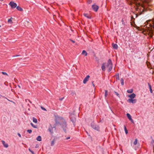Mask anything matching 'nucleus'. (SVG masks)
Masks as SVG:
<instances>
[{
	"instance_id": "1",
	"label": "nucleus",
	"mask_w": 154,
	"mask_h": 154,
	"mask_svg": "<svg viewBox=\"0 0 154 154\" xmlns=\"http://www.w3.org/2000/svg\"><path fill=\"white\" fill-rule=\"evenodd\" d=\"M55 122L56 124H60L61 127L65 133L68 131V128L66 120L63 117L58 116H55Z\"/></svg>"
},
{
	"instance_id": "2",
	"label": "nucleus",
	"mask_w": 154,
	"mask_h": 154,
	"mask_svg": "<svg viewBox=\"0 0 154 154\" xmlns=\"http://www.w3.org/2000/svg\"><path fill=\"white\" fill-rule=\"evenodd\" d=\"M91 127L97 131H99L100 127L99 126L96 124L94 122H92L91 123Z\"/></svg>"
},
{
	"instance_id": "3",
	"label": "nucleus",
	"mask_w": 154,
	"mask_h": 154,
	"mask_svg": "<svg viewBox=\"0 0 154 154\" xmlns=\"http://www.w3.org/2000/svg\"><path fill=\"white\" fill-rule=\"evenodd\" d=\"M107 67L108 68V72L110 71L112 68V64L111 60L109 59L108 60L107 63Z\"/></svg>"
},
{
	"instance_id": "4",
	"label": "nucleus",
	"mask_w": 154,
	"mask_h": 154,
	"mask_svg": "<svg viewBox=\"0 0 154 154\" xmlns=\"http://www.w3.org/2000/svg\"><path fill=\"white\" fill-rule=\"evenodd\" d=\"M75 116V115L74 114L71 115L69 116V118L70 119L71 121L72 122L74 126L75 125V123L76 121V119Z\"/></svg>"
},
{
	"instance_id": "5",
	"label": "nucleus",
	"mask_w": 154,
	"mask_h": 154,
	"mask_svg": "<svg viewBox=\"0 0 154 154\" xmlns=\"http://www.w3.org/2000/svg\"><path fill=\"white\" fill-rule=\"evenodd\" d=\"M9 5L11 6V8H14L17 6V4L13 1L9 3Z\"/></svg>"
},
{
	"instance_id": "6",
	"label": "nucleus",
	"mask_w": 154,
	"mask_h": 154,
	"mask_svg": "<svg viewBox=\"0 0 154 154\" xmlns=\"http://www.w3.org/2000/svg\"><path fill=\"white\" fill-rule=\"evenodd\" d=\"M92 7L93 9L95 11H97L99 8L98 6L96 5H93Z\"/></svg>"
},
{
	"instance_id": "7",
	"label": "nucleus",
	"mask_w": 154,
	"mask_h": 154,
	"mask_svg": "<svg viewBox=\"0 0 154 154\" xmlns=\"http://www.w3.org/2000/svg\"><path fill=\"white\" fill-rule=\"evenodd\" d=\"M90 76L89 75H87L83 80V83L85 84H86Z\"/></svg>"
},
{
	"instance_id": "8",
	"label": "nucleus",
	"mask_w": 154,
	"mask_h": 154,
	"mask_svg": "<svg viewBox=\"0 0 154 154\" xmlns=\"http://www.w3.org/2000/svg\"><path fill=\"white\" fill-rule=\"evenodd\" d=\"M128 101L130 103H135L136 102V99H129L128 100Z\"/></svg>"
},
{
	"instance_id": "9",
	"label": "nucleus",
	"mask_w": 154,
	"mask_h": 154,
	"mask_svg": "<svg viewBox=\"0 0 154 154\" xmlns=\"http://www.w3.org/2000/svg\"><path fill=\"white\" fill-rule=\"evenodd\" d=\"M53 129H55V127H52L51 126L48 128V131L50 132L51 134H52L53 133Z\"/></svg>"
},
{
	"instance_id": "10",
	"label": "nucleus",
	"mask_w": 154,
	"mask_h": 154,
	"mask_svg": "<svg viewBox=\"0 0 154 154\" xmlns=\"http://www.w3.org/2000/svg\"><path fill=\"white\" fill-rule=\"evenodd\" d=\"M126 116L128 117V118L131 121V122H133V120L131 118V116L129 113H127L126 114Z\"/></svg>"
},
{
	"instance_id": "11",
	"label": "nucleus",
	"mask_w": 154,
	"mask_h": 154,
	"mask_svg": "<svg viewBox=\"0 0 154 154\" xmlns=\"http://www.w3.org/2000/svg\"><path fill=\"white\" fill-rule=\"evenodd\" d=\"M136 96V95L134 93H133L131 94L130 95H129L128 96V97L130 98L131 99H133Z\"/></svg>"
},
{
	"instance_id": "12",
	"label": "nucleus",
	"mask_w": 154,
	"mask_h": 154,
	"mask_svg": "<svg viewBox=\"0 0 154 154\" xmlns=\"http://www.w3.org/2000/svg\"><path fill=\"white\" fill-rule=\"evenodd\" d=\"M83 15L88 19H91V18L90 15L88 14L84 13Z\"/></svg>"
},
{
	"instance_id": "13",
	"label": "nucleus",
	"mask_w": 154,
	"mask_h": 154,
	"mask_svg": "<svg viewBox=\"0 0 154 154\" xmlns=\"http://www.w3.org/2000/svg\"><path fill=\"white\" fill-rule=\"evenodd\" d=\"M105 64L106 63H103L102 65L101 69L103 71H105Z\"/></svg>"
},
{
	"instance_id": "14",
	"label": "nucleus",
	"mask_w": 154,
	"mask_h": 154,
	"mask_svg": "<svg viewBox=\"0 0 154 154\" xmlns=\"http://www.w3.org/2000/svg\"><path fill=\"white\" fill-rule=\"evenodd\" d=\"M112 46L114 49H117L118 48V46L117 44H112Z\"/></svg>"
},
{
	"instance_id": "15",
	"label": "nucleus",
	"mask_w": 154,
	"mask_h": 154,
	"mask_svg": "<svg viewBox=\"0 0 154 154\" xmlns=\"http://www.w3.org/2000/svg\"><path fill=\"white\" fill-rule=\"evenodd\" d=\"M148 85L149 87V90H150V93H153V91H152V86H151V85L149 83H148Z\"/></svg>"
},
{
	"instance_id": "16",
	"label": "nucleus",
	"mask_w": 154,
	"mask_h": 154,
	"mask_svg": "<svg viewBox=\"0 0 154 154\" xmlns=\"http://www.w3.org/2000/svg\"><path fill=\"white\" fill-rule=\"evenodd\" d=\"M2 141L3 144L5 147L7 148L8 147V144L7 143H6L4 141L2 140Z\"/></svg>"
},
{
	"instance_id": "17",
	"label": "nucleus",
	"mask_w": 154,
	"mask_h": 154,
	"mask_svg": "<svg viewBox=\"0 0 154 154\" xmlns=\"http://www.w3.org/2000/svg\"><path fill=\"white\" fill-rule=\"evenodd\" d=\"M16 8L18 10L20 11H23V9L19 6H17Z\"/></svg>"
},
{
	"instance_id": "18",
	"label": "nucleus",
	"mask_w": 154,
	"mask_h": 154,
	"mask_svg": "<svg viewBox=\"0 0 154 154\" xmlns=\"http://www.w3.org/2000/svg\"><path fill=\"white\" fill-rule=\"evenodd\" d=\"M82 54H85V56H86L87 55V53L85 51L83 50L82 52Z\"/></svg>"
},
{
	"instance_id": "19",
	"label": "nucleus",
	"mask_w": 154,
	"mask_h": 154,
	"mask_svg": "<svg viewBox=\"0 0 154 154\" xmlns=\"http://www.w3.org/2000/svg\"><path fill=\"white\" fill-rule=\"evenodd\" d=\"M32 120H33V122L35 123H37V119H36V118H35L34 117H33L32 118Z\"/></svg>"
},
{
	"instance_id": "20",
	"label": "nucleus",
	"mask_w": 154,
	"mask_h": 154,
	"mask_svg": "<svg viewBox=\"0 0 154 154\" xmlns=\"http://www.w3.org/2000/svg\"><path fill=\"white\" fill-rule=\"evenodd\" d=\"M55 139H54L53 140L51 141V146H53L54 144V142H55Z\"/></svg>"
},
{
	"instance_id": "21",
	"label": "nucleus",
	"mask_w": 154,
	"mask_h": 154,
	"mask_svg": "<svg viewBox=\"0 0 154 154\" xmlns=\"http://www.w3.org/2000/svg\"><path fill=\"white\" fill-rule=\"evenodd\" d=\"M36 139L38 141H41L42 140L41 137L39 135L37 138Z\"/></svg>"
},
{
	"instance_id": "22",
	"label": "nucleus",
	"mask_w": 154,
	"mask_h": 154,
	"mask_svg": "<svg viewBox=\"0 0 154 154\" xmlns=\"http://www.w3.org/2000/svg\"><path fill=\"white\" fill-rule=\"evenodd\" d=\"M30 124L31 126L34 128H37V125H35L32 123H31Z\"/></svg>"
},
{
	"instance_id": "23",
	"label": "nucleus",
	"mask_w": 154,
	"mask_h": 154,
	"mask_svg": "<svg viewBox=\"0 0 154 154\" xmlns=\"http://www.w3.org/2000/svg\"><path fill=\"white\" fill-rule=\"evenodd\" d=\"M133 89H130V90H128L127 91V92L128 93H131L133 92Z\"/></svg>"
},
{
	"instance_id": "24",
	"label": "nucleus",
	"mask_w": 154,
	"mask_h": 154,
	"mask_svg": "<svg viewBox=\"0 0 154 154\" xmlns=\"http://www.w3.org/2000/svg\"><path fill=\"white\" fill-rule=\"evenodd\" d=\"M121 85H124V80L122 78L121 79Z\"/></svg>"
},
{
	"instance_id": "25",
	"label": "nucleus",
	"mask_w": 154,
	"mask_h": 154,
	"mask_svg": "<svg viewBox=\"0 0 154 154\" xmlns=\"http://www.w3.org/2000/svg\"><path fill=\"white\" fill-rule=\"evenodd\" d=\"M124 129L125 131V133L126 134H127L128 133V131L127 129V128L125 127V126H124Z\"/></svg>"
},
{
	"instance_id": "26",
	"label": "nucleus",
	"mask_w": 154,
	"mask_h": 154,
	"mask_svg": "<svg viewBox=\"0 0 154 154\" xmlns=\"http://www.w3.org/2000/svg\"><path fill=\"white\" fill-rule=\"evenodd\" d=\"M137 139H136L134 142V144L135 145H136L137 143Z\"/></svg>"
},
{
	"instance_id": "27",
	"label": "nucleus",
	"mask_w": 154,
	"mask_h": 154,
	"mask_svg": "<svg viewBox=\"0 0 154 154\" xmlns=\"http://www.w3.org/2000/svg\"><path fill=\"white\" fill-rule=\"evenodd\" d=\"M1 97H3V98L6 99H7L8 100L10 101L8 99L7 97H5L4 96H3L2 95L0 94V98H1Z\"/></svg>"
},
{
	"instance_id": "28",
	"label": "nucleus",
	"mask_w": 154,
	"mask_h": 154,
	"mask_svg": "<svg viewBox=\"0 0 154 154\" xmlns=\"http://www.w3.org/2000/svg\"><path fill=\"white\" fill-rule=\"evenodd\" d=\"M108 94V91L107 90L105 91V97H106Z\"/></svg>"
},
{
	"instance_id": "29",
	"label": "nucleus",
	"mask_w": 154,
	"mask_h": 154,
	"mask_svg": "<svg viewBox=\"0 0 154 154\" xmlns=\"http://www.w3.org/2000/svg\"><path fill=\"white\" fill-rule=\"evenodd\" d=\"M12 18L11 17L10 19H9L8 20V22L9 23H11L12 22Z\"/></svg>"
},
{
	"instance_id": "30",
	"label": "nucleus",
	"mask_w": 154,
	"mask_h": 154,
	"mask_svg": "<svg viewBox=\"0 0 154 154\" xmlns=\"http://www.w3.org/2000/svg\"><path fill=\"white\" fill-rule=\"evenodd\" d=\"M114 93L116 94L119 97H120V95L117 92H116L115 91H114Z\"/></svg>"
},
{
	"instance_id": "31",
	"label": "nucleus",
	"mask_w": 154,
	"mask_h": 154,
	"mask_svg": "<svg viewBox=\"0 0 154 154\" xmlns=\"http://www.w3.org/2000/svg\"><path fill=\"white\" fill-rule=\"evenodd\" d=\"M70 138V137H69V136H67V137H66L64 139L65 140H67L69 139Z\"/></svg>"
},
{
	"instance_id": "32",
	"label": "nucleus",
	"mask_w": 154,
	"mask_h": 154,
	"mask_svg": "<svg viewBox=\"0 0 154 154\" xmlns=\"http://www.w3.org/2000/svg\"><path fill=\"white\" fill-rule=\"evenodd\" d=\"M2 73L3 75H8L7 73L6 72H2Z\"/></svg>"
},
{
	"instance_id": "33",
	"label": "nucleus",
	"mask_w": 154,
	"mask_h": 154,
	"mask_svg": "<svg viewBox=\"0 0 154 154\" xmlns=\"http://www.w3.org/2000/svg\"><path fill=\"white\" fill-rule=\"evenodd\" d=\"M71 94L72 95H74L75 94V93L74 91H72Z\"/></svg>"
},
{
	"instance_id": "34",
	"label": "nucleus",
	"mask_w": 154,
	"mask_h": 154,
	"mask_svg": "<svg viewBox=\"0 0 154 154\" xmlns=\"http://www.w3.org/2000/svg\"><path fill=\"white\" fill-rule=\"evenodd\" d=\"M27 131L30 134L32 132V131L31 130H28Z\"/></svg>"
},
{
	"instance_id": "35",
	"label": "nucleus",
	"mask_w": 154,
	"mask_h": 154,
	"mask_svg": "<svg viewBox=\"0 0 154 154\" xmlns=\"http://www.w3.org/2000/svg\"><path fill=\"white\" fill-rule=\"evenodd\" d=\"M29 151L31 152V153L32 154H35L34 152L33 151H32L30 149H29Z\"/></svg>"
},
{
	"instance_id": "36",
	"label": "nucleus",
	"mask_w": 154,
	"mask_h": 154,
	"mask_svg": "<svg viewBox=\"0 0 154 154\" xmlns=\"http://www.w3.org/2000/svg\"><path fill=\"white\" fill-rule=\"evenodd\" d=\"M122 24L123 25H125V23L124 22V20L122 19Z\"/></svg>"
},
{
	"instance_id": "37",
	"label": "nucleus",
	"mask_w": 154,
	"mask_h": 154,
	"mask_svg": "<svg viewBox=\"0 0 154 154\" xmlns=\"http://www.w3.org/2000/svg\"><path fill=\"white\" fill-rule=\"evenodd\" d=\"M41 108L42 109H43L44 110H45V111L46 110V109L45 108H44L43 107L41 106Z\"/></svg>"
},
{
	"instance_id": "38",
	"label": "nucleus",
	"mask_w": 154,
	"mask_h": 154,
	"mask_svg": "<svg viewBox=\"0 0 154 154\" xmlns=\"http://www.w3.org/2000/svg\"><path fill=\"white\" fill-rule=\"evenodd\" d=\"M64 97H63L62 98H60L59 99V100L60 101H62V100H63L64 99Z\"/></svg>"
},
{
	"instance_id": "39",
	"label": "nucleus",
	"mask_w": 154,
	"mask_h": 154,
	"mask_svg": "<svg viewBox=\"0 0 154 154\" xmlns=\"http://www.w3.org/2000/svg\"><path fill=\"white\" fill-rule=\"evenodd\" d=\"M70 41H71L72 42H73V43H75V42L74 40H72V39H70Z\"/></svg>"
},
{
	"instance_id": "40",
	"label": "nucleus",
	"mask_w": 154,
	"mask_h": 154,
	"mask_svg": "<svg viewBox=\"0 0 154 154\" xmlns=\"http://www.w3.org/2000/svg\"><path fill=\"white\" fill-rule=\"evenodd\" d=\"M116 79L119 80V75H118V76L116 77Z\"/></svg>"
},
{
	"instance_id": "41",
	"label": "nucleus",
	"mask_w": 154,
	"mask_h": 154,
	"mask_svg": "<svg viewBox=\"0 0 154 154\" xmlns=\"http://www.w3.org/2000/svg\"><path fill=\"white\" fill-rule=\"evenodd\" d=\"M19 56V55H15V56H13L12 57H18V56Z\"/></svg>"
},
{
	"instance_id": "42",
	"label": "nucleus",
	"mask_w": 154,
	"mask_h": 154,
	"mask_svg": "<svg viewBox=\"0 0 154 154\" xmlns=\"http://www.w3.org/2000/svg\"><path fill=\"white\" fill-rule=\"evenodd\" d=\"M35 147L36 148L38 147V144L36 145V146H35Z\"/></svg>"
},
{
	"instance_id": "43",
	"label": "nucleus",
	"mask_w": 154,
	"mask_h": 154,
	"mask_svg": "<svg viewBox=\"0 0 154 154\" xmlns=\"http://www.w3.org/2000/svg\"><path fill=\"white\" fill-rule=\"evenodd\" d=\"M92 84L93 85V86L94 87V82H92Z\"/></svg>"
},
{
	"instance_id": "44",
	"label": "nucleus",
	"mask_w": 154,
	"mask_h": 154,
	"mask_svg": "<svg viewBox=\"0 0 154 154\" xmlns=\"http://www.w3.org/2000/svg\"><path fill=\"white\" fill-rule=\"evenodd\" d=\"M91 2V1H89V2H88V3H90Z\"/></svg>"
},
{
	"instance_id": "45",
	"label": "nucleus",
	"mask_w": 154,
	"mask_h": 154,
	"mask_svg": "<svg viewBox=\"0 0 154 154\" xmlns=\"http://www.w3.org/2000/svg\"><path fill=\"white\" fill-rule=\"evenodd\" d=\"M18 87H19V88H20L21 87H20V86L19 85H18Z\"/></svg>"
},
{
	"instance_id": "46",
	"label": "nucleus",
	"mask_w": 154,
	"mask_h": 154,
	"mask_svg": "<svg viewBox=\"0 0 154 154\" xmlns=\"http://www.w3.org/2000/svg\"><path fill=\"white\" fill-rule=\"evenodd\" d=\"M17 135H20V134L19 133H18L17 134Z\"/></svg>"
},
{
	"instance_id": "47",
	"label": "nucleus",
	"mask_w": 154,
	"mask_h": 154,
	"mask_svg": "<svg viewBox=\"0 0 154 154\" xmlns=\"http://www.w3.org/2000/svg\"><path fill=\"white\" fill-rule=\"evenodd\" d=\"M21 135H19V137H21Z\"/></svg>"
},
{
	"instance_id": "48",
	"label": "nucleus",
	"mask_w": 154,
	"mask_h": 154,
	"mask_svg": "<svg viewBox=\"0 0 154 154\" xmlns=\"http://www.w3.org/2000/svg\"><path fill=\"white\" fill-rule=\"evenodd\" d=\"M1 25H0V27H1Z\"/></svg>"
}]
</instances>
